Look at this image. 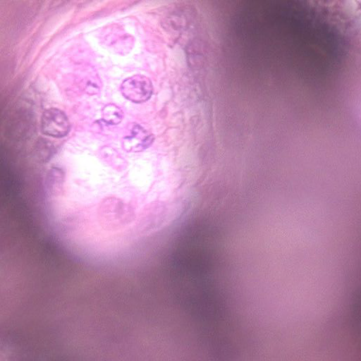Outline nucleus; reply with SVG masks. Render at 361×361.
I'll return each mask as SVG.
<instances>
[{"mask_svg": "<svg viewBox=\"0 0 361 361\" xmlns=\"http://www.w3.org/2000/svg\"><path fill=\"white\" fill-rule=\"evenodd\" d=\"M245 20L247 21L248 23H253L255 25V29H257V25L254 20V15L251 11H249L248 15Z\"/></svg>", "mask_w": 361, "mask_h": 361, "instance_id": "39448f33", "label": "nucleus"}, {"mask_svg": "<svg viewBox=\"0 0 361 361\" xmlns=\"http://www.w3.org/2000/svg\"><path fill=\"white\" fill-rule=\"evenodd\" d=\"M49 125L51 126V127H54V125H55V123L54 121H50Z\"/></svg>", "mask_w": 361, "mask_h": 361, "instance_id": "0eeeda50", "label": "nucleus"}, {"mask_svg": "<svg viewBox=\"0 0 361 361\" xmlns=\"http://www.w3.org/2000/svg\"><path fill=\"white\" fill-rule=\"evenodd\" d=\"M212 216L210 214H201V216H200V223H209L211 221V219H212Z\"/></svg>", "mask_w": 361, "mask_h": 361, "instance_id": "20e7f679", "label": "nucleus"}, {"mask_svg": "<svg viewBox=\"0 0 361 361\" xmlns=\"http://www.w3.org/2000/svg\"><path fill=\"white\" fill-rule=\"evenodd\" d=\"M123 94L135 102L147 97V92L144 90L141 82H135L134 80H126L122 85Z\"/></svg>", "mask_w": 361, "mask_h": 361, "instance_id": "f03ea898", "label": "nucleus"}, {"mask_svg": "<svg viewBox=\"0 0 361 361\" xmlns=\"http://www.w3.org/2000/svg\"><path fill=\"white\" fill-rule=\"evenodd\" d=\"M49 133L53 136H59L61 135L60 133L58 132H49Z\"/></svg>", "mask_w": 361, "mask_h": 361, "instance_id": "423d86ee", "label": "nucleus"}, {"mask_svg": "<svg viewBox=\"0 0 361 361\" xmlns=\"http://www.w3.org/2000/svg\"><path fill=\"white\" fill-rule=\"evenodd\" d=\"M27 213L20 185L8 164L0 159V219H23Z\"/></svg>", "mask_w": 361, "mask_h": 361, "instance_id": "f257e3e1", "label": "nucleus"}, {"mask_svg": "<svg viewBox=\"0 0 361 361\" xmlns=\"http://www.w3.org/2000/svg\"><path fill=\"white\" fill-rule=\"evenodd\" d=\"M328 41L332 58L336 61H341L346 54L345 45L334 35H329Z\"/></svg>", "mask_w": 361, "mask_h": 361, "instance_id": "7ed1b4c3", "label": "nucleus"}]
</instances>
